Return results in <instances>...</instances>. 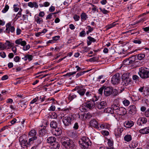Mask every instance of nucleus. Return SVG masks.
Masks as SVG:
<instances>
[{
  "instance_id": "nucleus-9",
  "label": "nucleus",
  "mask_w": 149,
  "mask_h": 149,
  "mask_svg": "<svg viewBox=\"0 0 149 149\" xmlns=\"http://www.w3.org/2000/svg\"><path fill=\"white\" fill-rule=\"evenodd\" d=\"M115 90V89H114ZM113 92H114L113 88L111 87H107L105 88L104 90V94L106 96H108L111 94H113Z\"/></svg>"
},
{
  "instance_id": "nucleus-19",
  "label": "nucleus",
  "mask_w": 149,
  "mask_h": 149,
  "mask_svg": "<svg viewBox=\"0 0 149 149\" xmlns=\"http://www.w3.org/2000/svg\"><path fill=\"white\" fill-rule=\"evenodd\" d=\"M139 132L142 134H148L149 133V127H147L140 130Z\"/></svg>"
},
{
  "instance_id": "nucleus-23",
  "label": "nucleus",
  "mask_w": 149,
  "mask_h": 149,
  "mask_svg": "<svg viewBox=\"0 0 149 149\" xmlns=\"http://www.w3.org/2000/svg\"><path fill=\"white\" fill-rule=\"evenodd\" d=\"M60 145L58 142H55L51 145V149H59Z\"/></svg>"
},
{
  "instance_id": "nucleus-59",
  "label": "nucleus",
  "mask_w": 149,
  "mask_h": 149,
  "mask_svg": "<svg viewBox=\"0 0 149 149\" xmlns=\"http://www.w3.org/2000/svg\"><path fill=\"white\" fill-rule=\"evenodd\" d=\"M76 73V72L75 71H74L72 72H70L69 73H67L66 74V75L67 76H68L70 77V76L75 74Z\"/></svg>"
},
{
  "instance_id": "nucleus-15",
  "label": "nucleus",
  "mask_w": 149,
  "mask_h": 149,
  "mask_svg": "<svg viewBox=\"0 0 149 149\" xmlns=\"http://www.w3.org/2000/svg\"><path fill=\"white\" fill-rule=\"evenodd\" d=\"M147 121V119L144 117L140 118L137 121V123L138 125L142 126L143 124L146 123Z\"/></svg>"
},
{
  "instance_id": "nucleus-11",
  "label": "nucleus",
  "mask_w": 149,
  "mask_h": 149,
  "mask_svg": "<svg viewBox=\"0 0 149 149\" xmlns=\"http://www.w3.org/2000/svg\"><path fill=\"white\" fill-rule=\"evenodd\" d=\"M6 32L7 33H9L10 31L12 33L14 32L15 31V28L13 26H11V24L8 23L6 25Z\"/></svg>"
},
{
  "instance_id": "nucleus-53",
  "label": "nucleus",
  "mask_w": 149,
  "mask_h": 149,
  "mask_svg": "<svg viewBox=\"0 0 149 149\" xmlns=\"http://www.w3.org/2000/svg\"><path fill=\"white\" fill-rule=\"evenodd\" d=\"M73 18L75 21H78L80 19V16L79 15H75L73 17Z\"/></svg>"
},
{
  "instance_id": "nucleus-7",
  "label": "nucleus",
  "mask_w": 149,
  "mask_h": 149,
  "mask_svg": "<svg viewBox=\"0 0 149 149\" xmlns=\"http://www.w3.org/2000/svg\"><path fill=\"white\" fill-rule=\"evenodd\" d=\"M19 141L22 147L23 146H25L27 147L29 145H31V141H30L29 140V141L28 142L27 140L24 139L22 136H20L19 137Z\"/></svg>"
},
{
  "instance_id": "nucleus-45",
  "label": "nucleus",
  "mask_w": 149,
  "mask_h": 149,
  "mask_svg": "<svg viewBox=\"0 0 149 149\" xmlns=\"http://www.w3.org/2000/svg\"><path fill=\"white\" fill-rule=\"evenodd\" d=\"M107 128L106 126L104 124H100L99 125V129H97L100 130L101 129H104Z\"/></svg>"
},
{
  "instance_id": "nucleus-63",
  "label": "nucleus",
  "mask_w": 149,
  "mask_h": 149,
  "mask_svg": "<svg viewBox=\"0 0 149 149\" xmlns=\"http://www.w3.org/2000/svg\"><path fill=\"white\" fill-rule=\"evenodd\" d=\"M100 149H115L113 148L107 147L103 146H102L100 147Z\"/></svg>"
},
{
  "instance_id": "nucleus-8",
  "label": "nucleus",
  "mask_w": 149,
  "mask_h": 149,
  "mask_svg": "<svg viewBox=\"0 0 149 149\" xmlns=\"http://www.w3.org/2000/svg\"><path fill=\"white\" fill-rule=\"evenodd\" d=\"M36 134V132L35 130H31L29 133V137L30 138L29 141H32L36 140L37 138Z\"/></svg>"
},
{
  "instance_id": "nucleus-5",
  "label": "nucleus",
  "mask_w": 149,
  "mask_h": 149,
  "mask_svg": "<svg viewBox=\"0 0 149 149\" xmlns=\"http://www.w3.org/2000/svg\"><path fill=\"white\" fill-rule=\"evenodd\" d=\"M74 119L73 116L70 115L64 117L62 121L65 126H68L71 124V122Z\"/></svg>"
},
{
  "instance_id": "nucleus-35",
  "label": "nucleus",
  "mask_w": 149,
  "mask_h": 149,
  "mask_svg": "<svg viewBox=\"0 0 149 149\" xmlns=\"http://www.w3.org/2000/svg\"><path fill=\"white\" fill-rule=\"evenodd\" d=\"M136 55H134L129 58V59L130 60V63H132L136 60Z\"/></svg>"
},
{
  "instance_id": "nucleus-24",
  "label": "nucleus",
  "mask_w": 149,
  "mask_h": 149,
  "mask_svg": "<svg viewBox=\"0 0 149 149\" xmlns=\"http://www.w3.org/2000/svg\"><path fill=\"white\" fill-rule=\"evenodd\" d=\"M56 139L55 137L53 136H50L48 137L47 140V142L49 143L53 144L54 142H56Z\"/></svg>"
},
{
  "instance_id": "nucleus-46",
  "label": "nucleus",
  "mask_w": 149,
  "mask_h": 149,
  "mask_svg": "<svg viewBox=\"0 0 149 149\" xmlns=\"http://www.w3.org/2000/svg\"><path fill=\"white\" fill-rule=\"evenodd\" d=\"M86 72L85 71L79 72V73H78L76 75V78H78L80 76L83 75Z\"/></svg>"
},
{
  "instance_id": "nucleus-54",
  "label": "nucleus",
  "mask_w": 149,
  "mask_h": 149,
  "mask_svg": "<svg viewBox=\"0 0 149 149\" xmlns=\"http://www.w3.org/2000/svg\"><path fill=\"white\" fill-rule=\"evenodd\" d=\"M20 58L19 56H15L14 58V60L16 62H19L20 61Z\"/></svg>"
},
{
  "instance_id": "nucleus-4",
  "label": "nucleus",
  "mask_w": 149,
  "mask_h": 149,
  "mask_svg": "<svg viewBox=\"0 0 149 149\" xmlns=\"http://www.w3.org/2000/svg\"><path fill=\"white\" fill-rule=\"evenodd\" d=\"M130 74L129 73H124L122 75V82L121 84L123 86H127L129 83L131 81L130 79L129 78V75Z\"/></svg>"
},
{
  "instance_id": "nucleus-27",
  "label": "nucleus",
  "mask_w": 149,
  "mask_h": 149,
  "mask_svg": "<svg viewBox=\"0 0 149 149\" xmlns=\"http://www.w3.org/2000/svg\"><path fill=\"white\" fill-rule=\"evenodd\" d=\"M86 91V89L84 88L80 89L78 90L77 93L79 94L80 96H84Z\"/></svg>"
},
{
  "instance_id": "nucleus-34",
  "label": "nucleus",
  "mask_w": 149,
  "mask_h": 149,
  "mask_svg": "<svg viewBox=\"0 0 149 149\" xmlns=\"http://www.w3.org/2000/svg\"><path fill=\"white\" fill-rule=\"evenodd\" d=\"M116 25L114 22L111 24L106 26V30H107L114 26Z\"/></svg>"
},
{
  "instance_id": "nucleus-14",
  "label": "nucleus",
  "mask_w": 149,
  "mask_h": 149,
  "mask_svg": "<svg viewBox=\"0 0 149 149\" xmlns=\"http://www.w3.org/2000/svg\"><path fill=\"white\" fill-rule=\"evenodd\" d=\"M96 105L99 109H102L104 108L107 106V104L105 101L97 102Z\"/></svg>"
},
{
  "instance_id": "nucleus-58",
  "label": "nucleus",
  "mask_w": 149,
  "mask_h": 149,
  "mask_svg": "<svg viewBox=\"0 0 149 149\" xmlns=\"http://www.w3.org/2000/svg\"><path fill=\"white\" fill-rule=\"evenodd\" d=\"M99 9L104 14H107L108 12V11L104 9H102L101 8H100Z\"/></svg>"
},
{
  "instance_id": "nucleus-22",
  "label": "nucleus",
  "mask_w": 149,
  "mask_h": 149,
  "mask_svg": "<svg viewBox=\"0 0 149 149\" xmlns=\"http://www.w3.org/2000/svg\"><path fill=\"white\" fill-rule=\"evenodd\" d=\"M33 56L32 55L26 54L22 59L25 61H26L28 59L29 61H30L33 59Z\"/></svg>"
},
{
  "instance_id": "nucleus-12",
  "label": "nucleus",
  "mask_w": 149,
  "mask_h": 149,
  "mask_svg": "<svg viewBox=\"0 0 149 149\" xmlns=\"http://www.w3.org/2000/svg\"><path fill=\"white\" fill-rule=\"evenodd\" d=\"M127 113V111L126 109L123 107H120L117 110V112L116 113L117 115H119L123 116L125 115Z\"/></svg>"
},
{
  "instance_id": "nucleus-10",
  "label": "nucleus",
  "mask_w": 149,
  "mask_h": 149,
  "mask_svg": "<svg viewBox=\"0 0 149 149\" xmlns=\"http://www.w3.org/2000/svg\"><path fill=\"white\" fill-rule=\"evenodd\" d=\"M95 101L91 100L86 102L85 104V107L89 109H93L95 107Z\"/></svg>"
},
{
  "instance_id": "nucleus-37",
  "label": "nucleus",
  "mask_w": 149,
  "mask_h": 149,
  "mask_svg": "<svg viewBox=\"0 0 149 149\" xmlns=\"http://www.w3.org/2000/svg\"><path fill=\"white\" fill-rule=\"evenodd\" d=\"M35 19L38 24H41L43 22V19L42 18H40L38 17H36Z\"/></svg>"
},
{
  "instance_id": "nucleus-29",
  "label": "nucleus",
  "mask_w": 149,
  "mask_h": 149,
  "mask_svg": "<svg viewBox=\"0 0 149 149\" xmlns=\"http://www.w3.org/2000/svg\"><path fill=\"white\" fill-rule=\"evenodd\" d=\"M57 122L55 121H53L51 122L50 123V126L51 127L53 128V130L57 127Z\"/></svg>"
},
{
  "instance_id": "nucleus-16",
  "label": "nucleus",
  "mask_w": 149,
  "mask_h": 149,
  "mask_svg": "<svg viewBox=\"0 0 149 149\" xmlns=\"http://www.w3.org/2000/svg\"><path fill=\"white\" fill-rule=\"evenodd\" d=\"M90 126L96 129H99V124L97 121L95 119H92L90 122Z\"/></svg>"
},
{
  "instance_id": "nucleus-42",
  "label": "nucleus",
  "mask_w": 149,
  "mask_h": 149,
  "mask_svg": "<svg viewBox=\"0 0 149 149\" xmlns=\"http://www.w3.org/2000/svg\"><path fill=\"white\" fill-rule=\"evenodd\" d=\"M105 87L104 86H103L98 90V93L101 95H102L103 93V91L105 89Z\"/></svg>"
},
{
  "instance_id": "nucleus-50",
  "label": "nucleus",
  "mask_w": 149,
  "mask_h": 149,
  "mask_svg": "<svg viewBox=\"0 0 149 149\" xmlns=\"http://www.w3.org/2000/svg\"><path fill=\"white\" fill-rule=\"evenodd\" d=\"M86 35V32L84 30H82L79 33V36L81 37H84Z\"/></svg>"
},
{
  "instance_id": "nucleus-62",
  "label": "nucleus",
  "mask_w": 149,
  "mask_h": 149,
  "mask_svg": "<svg viewBox=\"0 0 149 149\" xmlns=\"http://www.w3.org/2000/svg\"><path fill=\"white\" fill-rule=\"evenodd\" d=\"M87 27L88 28V30L90 32H92L94 30V28L90 26H87Z\"/></svg>"
},
{
  "instance_id": "nucleus-57",
  "label": "nucleus",
  "mask_w": 149,
  "mask_h": 149,
  "mask_svg": "<svg viewBox=\"0 0 149 149\" xmlns=\"http://www.w3.org/2000/svg\"><path fill=\"white\" fill-rule=\"evenodd\" d=\"M0 56L3 58H5L6 56L5 53L3 52H2L0 53Z\"/></svg>"
},
{
  "instance_id": "nucleus-48",
  "label": "nucleus",
  "mask_w": 149,
  "mask_h": 149,
  "mask_svg": "<svg viewBox=\"0 0 149 149\" xmlns=\"http://www.w3.org/2000/svg\"><path fill=\"white\" fill-rule=\"evenodd\" d=\"M107 143L108 145L110 147L112 146L113 145V141L111 139H109L108 140V142Z\"/></svg>"
},
{
  "instance_id": "nucleus-55",
  "label": "nucleus",
  "mask_w": 149,
  "mask_h": 149,
  "mask_svg": "<svg viewBox=\"0 0 149 149\" xmlns=\"http://www.w3.org/2000/svg\"><path fill=\"white\" fill-rule=\"evenodd\" d=\"M52 117L51 118H56L57 117V114L55 112H53L51 115Z\"/></svg>"
},
{
  "instance_id": "nucleus-25",
  "label": "nucleus",
  "mask_w": 149,
  "mask_h": 149,
  "mask_svg": "<svg viewBox=\"0 0 149 149\" xmlns=\"http://www.w3.org/2000/svg\"><path fill=\"white\" fill-rule=\"evenodd\" d=\"M5 49L7 48V47H12L14 43L11 42L8 40H6V42L3 44Z\"/></svg>"
},
{
  "instance_id": "nucleus-47",
  "label": "nucleus",
  "mask_w": 149,
  "mask_h": 149,
  "mask_svg": "<svg viewBox=\"0 0 149 149\" xmlns=\"http://www.w3.org/2000/svg\"><path fill=\"white\" fill-rule=\"evenodd\" d=\"M83 50H82V52L83 53H84L85 52H87L89 51L90 50L91 48L85 47H83Z\"/></svg>"
},
{
  "instance_id": "nucleus-56",
  "label": "nucleus",
  "mask_w": 149,
  "mask_h": 149,
  "mask_svg": "<svg viewBox=\"0 0 149 149\" xmlns=\"http://www.w3.org/2000/svg\"><path fill=\"white\" fill-rule=\"evenodd\" d=\"M60 38V36H55L54 37L52 38V39L54 40V41L55 42V41H57Z\"/></svg>"
},
{
  "instance_id": "nucleus-13",
  "label": "nucleus",
  "mask_w": 149,
  "mask_h": 149,
  "mask_svg": "<svg viewBox=\"0 0 149 149\" xmlns=\"http://www.w3.org/2000/svg\"><path fill=\"white\" fill-rule=\"evenodd\" d=\"M129 113L131 114L134 115L136 113V109L135 105H132L130 106L128 109Z\"/></svg>"
},
{
  "instance_id": "nucleus-36",
  "label": "nucleus",
  "mask_w": 149,
  "mask_h": 149,
  "mask_svg": "<svg viewBox=\"0 0 149 149\" xmlns=\"http://www.w3.org/2000/svg\"><path fill=\"white\" fill-rule=\"evenodd\" d=\"M70 110L71 109L70 108H66L63 109H62V111L64 113H65V114H68L70 112Z\"/></svg>"
},
{
  "instance_id": "nucleus-61",
  "label": "nucleus",
  "mask_w": 149,
  "mask_h": 149,
  "mask_svg": "<svg viewBox=\"0 0 149 149\" xmlns=\"http://www.w3.org/2000/svg\"><path fill=\"white\" fill-rule=\"evenodd\" d=\"M55 109V107L54 106H51L48 109L49 111H54Z\"/></svg>"
},
{
  "instance_id": "nucleus-60",
  "label": "nucleus",
  "mask_w": 149,
  "mask_h": 149,
  "mask_svg": "<svg viewBox=\"0 0 149 149\" xmlns=\"http://www.w3.org/2000/svg\"><path fill=\"white\" fill-rule=\"evenodd\" d=\"M79 127L78 124L77 123H76L74 124L73 128L75 130H77L78 129Z\"/></svg>"
},
{
  "instance_id": "nucleus-17",
  "label": "nucleus",
  "mask_w": 149,
  "mask_h": 149,
  "mask_svg": "<svg viewBox=\"0 0 149 149\" xmlns=\"http://www.w3.org/2000/svg\"><path fill=\"white\" fill-rule=\"evenodd\" d=\"M124 125L125 127L129 128L133 125L134 123L131 120H127L124 122Z\"/></svg>"
},
{
  "instance_id": "nucleus-21",
  "label": "nucleus",
  "mask_w": 149,
  "mask_h": 149,
  "mask_svg": "<svg viewBox=\"0 0 149 149\" xmlns=\"http://www.w3.org/2000/svg\"><path fill=\"white\" fill-rule=\"evenodd\" d=\"M88 40L87 41V43L88 45H90L92 42H94L96 41V40L94 38L92 37L91 36H88L87 37Z\"/></svg>"
},
{
  "instance_id": "nucleus-2",
  "label": "nucleus",
  "mask_w": 149,
  "mask_h": 149,
  "mask_svg": "<svg viewBox=\"0 0 149 149\" xmlns=\"http://www.w3.org/2000/svg\"><path fill=\"white\" fill-rule=\"evenodd\" d=\"M61 143L67 149H73L75 147L73 141L68 138L64 141H62Z\"/></svg>"
},
{
  "instance_id": "nucleus-28",
  "label": "nucleus",
  "mask_w": 149,
  "mask_h": 149,
  "mask_svg": "<svg viewBox=\"0 0 149 149\" xmlns=\"http://www.w3.org/2000/svg\"><path fill=\"white\" fill-rule=\"evenodd\" d=\"M54 130H55V131L54 134L56 136H58L61 134V132L60 129L57 127L54 129Z\"/></svg>"
},
{
  "instance_id": "nucleus-6",
  "label": "nucleus",
  "mask_w": 149,
  "mask_h": 149,
  "mask_svg": "<svg viewBox=\"0 0 149 149\" xmlns=\"http://www.w3.org/2000/svg\"><path fill=\"white\" fill-rule=\"evenodd\" d=\"M120 79V74L117 73L113 76L111 79V82L113 84L115 85L118 84Z\"/></svg>"
},
{
  "instance_id": "nucleus-49",
  "label": "nucleus",
  "mask_w": 149,
  "mask_h": 149,
  "mask_svg": "<svg viewBox=\"0 0 149 149\" xmlns=\"http://www.w3.org/2000/svg\"><path fill=\"white\" fill-rule=\"evenodd\" d=\"M101 133L102 135L105 136H107L109 134V132L105 130H102Z\"/></svg>"
},
{
  "instance_id": "nucleus-33",
  "label": "nucleus",
  "mask_w": 149,
  "mask_h": 149,
  "mask_svg": "<svg viewBox=\"0 0 149 149\" xmlns=\"http://www.w3.org/2000/svg\"><path fill=\"white\" fill-rule=\"evenodd\" d=\"M111 107L113 110V111L115 113L117 112V110H118L120 107L118 106L115 104H113L112 105Z\"/></svg>"
},
{
  "instance_id": "nucleus-40",
  "label": "nucleus",
  "mask_w": 149,
  "mask_h": 149,
  "mask_svg": "<svg viewBox=\"0 0 149 149\" xmlns=\"http://www.w3.org/2000/svg\"><path fill=\"white\" fill-rule=\"evenodd\" d=\"M123 63L124 65H129L131 64L130 63V60H129V58H127L123 61Z\"/></svg>"
},
{
  "instance_id": "nucleus-30",
  "label": "nucleus",
  "mask_w": 149,
  "mask_h": 149,
  "mask_svg": "<svg viewBox=\"0 0 149 149\" xmlns=\"http://www.w3.org/2000/svg\"><path fill=\"white\" fill-rule=\"evenodd\" d=\"M47 133V130L44 129V127L43 129L40 130L39 132V135L42 136L45 135Z\"/></svg>"
},
{
  "instance_id": "nucleus-20",
  "label": "nucleus",
  "mask_w": 149,
  "mask_h": 149,
  "mask_svg": "<svg viewBox=\"0 0 149 149\" xmlns=\"http://www.w3.org/2000/svg\"><path fill=\"white\" fill-rule=\"evenodd\" d=\"M77 97V93H70L68 97V99L70 101H72L74 99L76 98Z\"/></svg>"
},
{
  "instance_id": "nucleus-43",
  "label": "nucleus",
  "mask_w": 149,
  "mask_h": 149,
  "mask_svg": "<svg viewBox=\"0 0 149 149\" xmlns=\"http://www.w3.org/2000/svg\"><path fill=\"white\" fill-rule=\"evenodd\" d=\"M9 8V6L8 5H6L4 8L2 10V12L3 13H5L8 10Z\"/></svg>"
},
{
  "instance_id": "nucleus-1",
  "label": "nucleus",
  "mask_w": 149,
  "mask_h": 149,
  "mask_svg": "<svg viewBox=\"0 0 149 149\" xmlns=\"http://www.w3.org/2000/svg\"><path fill=\"white\" fill-rule=\"evenodd\" d=\"M81 147L83 149H87L88 147L91 145V142L89 138L86 137H82L79 141Z\"/></svg>"
},
{
  "instance_id": "nucleus-38",
  "label": "nucleus",
  "mask_w": 149,
  "mask_h": 149,
  "mask_svg": "<svg viewBox=\"0 0 149 149\" xmlns=\"http://www.w3.org/2000/svg\"><path fill=\"white\" fill-rule=\"evenodd\" d=\"M22 9L21 8L19 9V11L18 12L17 14L16 15L15 19H17L21 17V15L22 14Z\"/></svg>"
},
{
  "instance_id": "nucleus-26",
  "label": "nucleus",
  "mask_w": 149,
  "mask_h": 149,
  "mask_svg": "<svg viewBox=\"0 0 149 149\" xmlns=\"http://www.w3.org/2000/svg\"><path fill=\"white\" fill-rule=\"evenodd\" d=\"M80 17L82 21H85L88 17L87 15L84 12H82L81 13Z\"/></svg>"
},
{
  "instance_id": "nucleus-39",
  "label": "nucleus",
  "mask_w": 149,
  "mask_h": 149,
  "mask_svg": "<svg viewBox=\"0 0 149 149\" xmlns=\"http://www.w3.org/2000/svg\"><path fill=\"white\" fill-rule=\"evenodd\" d=\"M145 55L144 54H139L137 56V58L139 60H142L145 57Z\"/></svg>"
},
{
  "instance_id": "nucleus-31",
  "label": "nucleus",
  "mask_w": 149,
  "mask_h": 149,
  "mask_svg": "<svg viewBox=\"0 0 149 149\" xmlns=\"http://www.w3.org/2000/svg\"><path fill=\"white\" fill-rule=\"evenodd\" d=\"M124 139L125 141L127 142H129L131 140L132 136L130 135L127 134L125 136Z\"/></svg>"
},
{
  "instance_id": "nucleus-3",
  "label": "nucleus",
  "mask_w": 149,
  "mask_h": 149,
  "mask_svg": "<svg viewBox=\"0 0 149 149\" xmlns=\"http://www.w3.org/2000/svg\"><path fill=\"white\" fill-rule=\"evenodd\" d=\"M138 73L142 79H146L149 78V69L148 68L141 67L139 68Z\"/></svg>"
},
{
  "instance_id": "nucleus-32",
  "label": "nucleus",
  "mask_w": 149,
  "mask_h": 149,
  "mask_svg": "<svg viewBox=\"0 0 149 149\" xmlns=\"http://www.w3.org/2000/svg\"><path fill=\"white\" fill-rule=\"evenodd\" d=\"M105 111H106L107 113L111 114L115 113L111 107H110L107 108Z\"/></svg>"
},
{
  "instance_id": "nucleus-44",
  "label": "nucleus",
  "mask_w": 149,
  "mask_h": 149,
  "mask_svg": "<svg viewBox=\"0 0 149 149\" xmlns=\"http://www.w3.org/2000/svg\"><path fill=\"white\" fill-rule=\"evenodd\" d=\"M23 49L24 51H26L28 50L29 49V48L30 47V45L29 44L26 45H24V46H23Z\"/></svg>"
},
{
  "instance_id": "nucleus-64",
  "label": "nucleus",
  "mask_w": 149,
  "mask_h": 149,
  "mask_svg": "<svg viewBox=\"0 0 149 149\" xmlns=\"http://www.w3.org/2000/svg\"><path fill=\"white\" fill-rule=\"evenodd\" d=\"M145 114L146 117H149V109L145 111Z\"/></svg>"
},
{
  "instance_id": "nucleus-41",
  "label": "nucleus",
  "mask_w": 149,
  "mask_h": 149,
  "mask_svg": "<svg viewBox=\"0 0 149 149\" xmlns=\"http://www.w3.org/2000/svg\"><path fill=\"white\" fill-rule=\"evenodd\" d=\"M123 103L125 106H127L129 105L130 102L128 100L125 99L123 101Z\"/></svg>"
},
{
  "instance_id": "nucleus-18",
  "label": "nucleus",
  "mask_w": 149,
  "mask_h": 149,
  "mask_svg": "<svg viewBox=\"0 0 149 149\" xmlns=\"http://www.w3.org/2000/svg\"><path fill=\"white\" fill-rule=\"evenodd\" d=\"M15 42L16 44L21 45L22 46H24L26 44V41L24 40H22V39L21 38L16 40Z\"/></svg>"
},
{
  "instance_id": "nucleus-51",
  "label": "nucleus",
  "mask_w": 149,
  "mask_h": 149,
  "mask_svg": "<svg viewBox=\"0 0 149 149\" xmlns=\"http://www.w3.org/2000/svg\"><path fill=\"white\" fill-rule=\"evenodd\" d=\"M92 117V115L91 114L88 113H87L85 116L86 118L89 119Z\"/></svg>"
},
{
  "instance_id": "nucleus-52",
  "label": "nucleus",
  "mask_w": 149,
  "mask_h": 149,
  "mask_svg": "<svg viewBox=\"0 0 149 149\" xmlns=\"http://www.w3.org/2000/svg\"><path fill=\"white\" fill-rule=\"evenodd\" d=\"M38 97H36L35 98L33 99L30 102L31 104H33L36 102L38 100Z\"/></svg>"
}]
</instances>
